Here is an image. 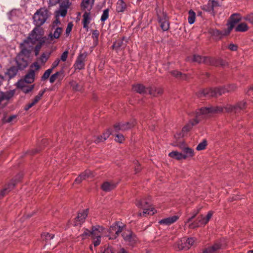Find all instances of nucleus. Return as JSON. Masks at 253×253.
I'll return each mask as SVG.
<instances>
[{"label":"nucleus","instance_id":"obj_1","mask_svg":"<svg viewBox=\"0 0 253 253\" xmlns=\"http://www.w3.org/2000/svg\"><path fill=\"white\" fill-rule=\"evenodd\" d=\"M20 51L14 59L16 67L19 70H24L29 64V60L31 53V47L23 46L20 44Z\"/></svg>","mask_w":253,"mask_h":253},{"label":"nucleus","instance_id":"obj_2","mask_svg":"<svg viewBox=\"0 0 253 253\" xmlns=\"http://www.w3.org/2000/svg\"><path fill=\"white\" fill-rule=\"evenodd\" d=\"M43 31L42 29L40 27H35L29 34L27 39L25 40L23 42L20 44L23 46L31 47V51H32L33 47L32 45L29 44L30 42L34 44L37 42H42V41H44V42H45L46 38L43 37Z\"/></svg>","mask_w":253,"mask_h":253},{"label":"nucleus","instance_id":"obj_3","mask_svg":"<svg viewBox=\"0 0 253 253\" xmlns=\"http://www.w3.org/2000/svg\"><path fill=\"white\" fill-rule=\"evenodd\" d=\"M223 108L220 106H210L208 107H202L198 110L196 113V118L189 122V124L192 125V127L198 124L199 120L198 119L201 115H207L210 114H216L221 113Z\"/></svg>","mask_w":253,"mask_h":253},{"label":"nucleus","instance_id":"obj_4","mask_svg":"<svg viewBox=\"0 0 253 253\" xmlns=\"http://www.w3.org/2000/svg\"><path fill=\"white\" fill-rule=\"evenodd\" d=\"M233 89L226 88L224 87H216L214 88H206L199 91L197 95L199 97H217L226 92H231Z\"/></svg>","mask_w":253,"mask_h":253},{"label":"nucleus","instance_id":"obj_5","mask_svg":"<svg viewBox=\"0 0 253 253\" xmlns=\"http://www.w3.org/2000/svg\"><path fill=\"white\" fill-rule=\"evenodd\" d=\"M135 204L137 207L143 209L142 212H140L138 214L140 217L145 216L146 214L153 215L156 211L155 209L151 207L150 199L149 198L137 200Z\"/></svg>","mask_w":253,"mask_h":253},{"label":"nucleus","instance_id":"obj_6","mask_svg":"<svg viewBox=\"0 0 253 253\" xmlns=\"http://www.w3.org/2000/svg\"><path fill=\"white\" fill-rule=\"evenodd\" d=\"M49 16V11L45 8H41L38 10L33 16L34 23L36 27L40 28L42 25Z\"/></svg>","mask_w":253,"mask_h":253},{"label":"nucleus","instance_id":"obj_7","mask_svg":"<svg viewBox=\"0 0 253 253\" xmlns=\"http://www.w3.org/2000/svg\"><path fill=\"white\" fill-rule=\"evenodd\" d=\"M156 11L158 22L161 28L164 31L168 30L169 28V23L166 13L157 9Z\"/></svg>","mask_w":253,"mask_h":253},{"label":"nucleus","instance_id":"obj_8","mask_svg":"<svg viewBox=\"0 0 253 253\" xmlns=\"http://www.w3.org/2000/svg\"><path fill=\"white\" fill-rule=\"evenodd\" d=\"M40 66L37 62H34L32 64L30 67V69L28 71V73L25 76L23 80L20 81L25 82L26 84H31L34 81L35 71H38L40 69Z\"/></svg>","mask_w":253,"mask_h":253},{"label":"nucleus","instance_id":"obj_9","mask_svg":"<svg viewBox=\"0 0 253 253\" xmlns=\"http://www.w3.org/2000/svg\"><path fill=\"white\" fill-rule=\"evenodd\" d=\"M196 239L192 237L182 238L177 242V248L179 250H187L193 245Z\"/></svg>","mask_w":253,"mask_h":253},{"label":"nucleus","instance_id":"obj_10","mask_svg":"<svg viewBox=\"0 0 253 253\" xmlns=\"http://www.w3.org/2000/svg\"><path fill=\"white\" fill-rule=\"evenodd\" d=\"M17 181L16 179H12L8 183L5 185L4 188L0 191V199L4 197L10 191L14 189Z\"/></svg>","mask_w":253,"mask_h":253},{"label":"nucleus","instance_id":"obj_11","mask_svg":"<svg viewBox=\"0 0 253 253\" xmlns=\"http://www.w3.org/2000/svg\"><path fill=\"white\" fill-rule=\"evenodd\" d=\"M60 8L59 13L62 17H65L67 13V9L69 8L71 2L70 0H59Z\"/></svg>","mask_w":253,"mask_h":253},{"label":"nucleus","instance_id":"obj_12","mask_svg":"<svg viewBox=\"0 0 253 253\" xmlns=\"http://www.w3.org/2000/svg\"><path fill=\"white\" fill-rule=\"evenodd\" d=\"M127 40L125 37H123L122 39H118L115 42L112 46L113 49H114L118 51L119 50L125 49L126 46Z\"/></svg>","mask_w":253,"mask_h":253},{"label":"nucleus","instance_id":"obj_13","mask_svg":"<svg viewBox=\"0 0 253 253\" xmlns=\"http://www.w3.org/2000/svg\"><path fill=\"white\" fill-rule=\"evenodd\" d=\"M86 55L84 53L80 54L78 57L74 65L75 70H82L84 68V61Z\"/></svg>","mask_w":253,"mask_h":253},{"label":"nucleus","instance_id":"obj_14","mask_svg":"<svg viewBox=\"0 0 253 253\" xmlns=\"http://www.w3.org/2000/svg\"><path fill=\"white\" fill-rule=\"evenodd\" d=\"M122 237L124 240L129 244H132L135 242V235L130 230H126L123 231Z\"/></svg>","mask_w":253,"mask_h":253},{"label":"nucleus","instance_id":"obj_15","mask_svg":"<svg viewBox=\"0 0 253 253\" xmlns=\"http://www.w3.org/2000/svg\"><path fill=\"white\" fill-rule=\"evenodd\" d=\"M241 19L240 14L238 13H234L232 14L230 17V22L228 25V33H229L235 26V25L239 22Z\"/></svg>","mask_w":253,"mask_h":253},{"label":"nucleus","instance_id":"obj_16","mask_svg":"<svg viewBox=\"0 0 253 253\" xmlns=\"http://www.w3.org/2000/svg\"><path fill=\"white\" fill-rule=\"evenodd\" d=\"M104 228L99 225L93 226L91 229V238L95 240V238H101L102 233L104 230Z\"/></svg>","mask_w":253,"mask_h":253},{"label":"nucleus","instance_id":"obj_17","mask_svg":"<svg viewBox=\"0 0 253 253\" xmlns=\"http://www.w3.org/2000/svg\"><path fill=\"white\" fill-rule=\"evenodd\" d=\"M206 224L205 217L203 215H200L197 217L195 221L189 224L188 227L190 229H195L201 225H205Z\"/></svg>","mask_w":253,"mask_h":253},{"label":"nucleus","instance_id":"obj_18","mask_svg":"<svg viewBox=\"0 0 253 253\" xmlns=\"http://www.w3.org/2000/svg\"><path fill=\"white\" fill-rule=\"evenodd\" d=\"M221 246L220 243L216 242L212 246L205 249L202 253H218L219 250L221 249Z\"/></svg>","mask_w":253,"mask_h":253},{"label":"nucleus","instance_id":"obj_19","mask_svg":"<svg viewBox=\"0 0 253 253\" xmlns=\"http://www.w3.org/2000/svg\"><path fill=\"white\" fill-rule=\"evenodd\" d=\"M88 213V209L83 210L79 212L78 216L76 218L75 225H78L83 223L87 217Z\"/></svg>","mask_w":253,"mask_h":253},{"label":"nucleus","instance_id":"obj_20","mask_svg":"<svg viewBox=\"0 0 253 253\" xmlns=\"http://www.w3.org/2000/svg\"><path fill=\"white\" fill-rule=\"evenodd\" d=\"M17 87L21 89L25 93H28L31 91L34 88V84L28 85L25 82L19 81L17 83Z\"/></svg>","mask_w":253,"mask_h":253},{"label":"nucleus","instance_id":"obj_21","mask_svg":"<svg viewBox=\"0 0 253 253\" xmlns=\"http://www.w3.org/2000/svg\"><path fill=\"white\" fill-rule=\"evenodd\" d=\"M112 134L110 128L106 129L102 135L97 136L94 140V143L98 144L100 142L105 141Z\"/></svg>","mask_w":253,"mask_h":253},{"label":"nucleus","instance_id":"obj_22","mask_svg":"<svg viewBox=\"0 0 253 253\" xmlns=\"http://www.w3.org/2000/svg\"><path fill=\"white\" fill-rule=\"evenodd\" d=\"M93 176V173L90 170H85L84 172L82 173L75 180V182L79 184L83 180L86 179Z\"/></svg>","mask_w":253,"mask_h":253},{"label":"nucleus","instance_id":"obj_23","mask_svg":"<svg viewBox=\"0 0 253 253\" xmlns=\"http://www.w3.org/2000/svg\"><path fill=\"white\" fill-rule=\"evenodd\" d=\"M148 93L153 96L157 97L163 93V89L160 87L151 86L147 88Z\"/></svg>","mask_w":253,"mask_h":253},{"label":"nucleus","instance_id":"obj_24","mask_svg":"<svg viewBox=\"0 0 253 253\" xmlns=\"http://www.w3.org/2000/svg\"><path fill=\"white\" fill-rule=\"evenodd\" d=\"M116 186L117 183L112 181H105L101 185V188L103 191L109 192L114 189Z\"/></svg>","mask_w":253,"mask_h":253},{"label":"nucleus","instance_id":"obj_25","mask_svg":"<svg viewBox=\"0 0 253 253\" xmlns=\"http://www.w3.org/2000/svg\"><path fill=\"white\" fill-rule=\"evenodd\" d=\"M15 93L14 90L5 92L0 91V103L3 100L8 101L13 97Z\"/></svg>","mask_w":253,"mask_h":253},{"label":"nucleus","instance_id":"obj_26","mask_svg":"<svg viewBox=\"0 0 253 253\" xmlns=\"http://www.w3.org/2000/svg\"><path fill=\"white\" fill-rule=\"evenodd\" d=\"M94 3V0H82L81 3V9L83 10L90 11Z\"/></svg>","mask_w":253,"mask_h":253},{"label":"nucleus","instance_id":"obj_27","mask_svg":"<svg viewBox=\"0 0 253 253\" xmlns=\"http://www.w3.org/2000/svg\"><path fill=\"white\" fill-rule=\"evenodd\" d=\"M132 89L134 91L140 94H145L148 93L147 88H146L145 86L142 84H138L133 85Z\"/></svg>","mask_w":253,"mask_h":253},{"label":"nucleus","instance_id":"obj_28","mask_svg":"<svg viewBox=\"0 0 253 253\" xmlns=\"http://www.w3.org/2000/svg\"><path fill=\"white\" fill-rule=\"evenodd\" d=\"M203 57L197 54H194L187 57L186 61L189 62H197L199 64L203 63Z\"/></svg>","mask_w":253,"mask_h":253},{"label":"nucleus","instance_id":"obj_29","mask_svg":"<svg viewBox=\"0 0 253 253\" xmlns=\"http://www.w3.org/2000/svg\"><path fill=\"white\" fill-rule=\"evenodd\" d=\"M178 218V216L174 215L171 217H169L161 220L159 221V223L161 224L170 225L176 221Z\"/></svg>","mask_w":253,"mask_h":253},{"label":"nucleus","instance_id":"obj_30","mask_svg":"<svg viewBox=\"0 0 253 253\" xmlns=\"http://www.w3.org/2000/svg\"><path fill=\"white\" fill-rule=\"evenodd\" d=\"M83 27L84 28L88 29V25L89 24L90 21L91 20V18L90 16V11L85 10V12L83 14Z\"/></svg>","mask_w":253,"mask_h":253},{"label":"nucleus","instance_id":"obj_31","mask_svg":"<svg viewBox=\"0 0 253 253\" xmlns=\"http://www.w3.org/2000/svg\"><path fill=\"white\" fill-rule=\"evenodd\" d=\"M19 70L16 66H12L7 69V72L5 73V75L8 76L9 79H11L16 76L17 72Z\"/></svg>","mask_w":253,"mask_h":253},{"label":"nucleus","instance_id":"obj_32","mask_svg":"<svg viewBox=\"0 0 253 253\" xmlns=\"http://www.w3.org/2000/svg\"><path fill=\"white\" fill-rule=\"evenodd\" d=\"M63 74L64 71L62 70L52 75L49 79L50 83H53L57 79L62 80L64 77Z\"/></svg>","mask_w":253,"mask_h":253},{"label":"nucleus","instance_id":"obj_33","mask_svg":"<svg viewBox=\"0 0 253 253\" xmlns=\"http://www.w3.org/2000/svg\"><path fill=\"white\" fill-rule=\"evenodd\" d=\"M18 115H11L8 118L6 117V115H4L1 121L3 124L10 123L13 124L17 122V118Z\"/></svg>","mask_w":253,"mask_h":253},{"label":"nucleus","instance_id":"obj_34","mask_svg":"<svg viewBox=\"0 0 253 253\" xmlns=\"http://www.w3.org/2000/svg\"><path fill=\"white\" fill-rule=\"evenodd\" d=\"M41 237L43 240H45L46 245H51L52 244H54V243L51 241L54 237V235L47 233L46 234H42Z\"/></svg>","mask_w":253,"mask_h":253},{"label":"nucleus","instance_id":"obj_35","mask_svg":"<svg viewBox=\"0 0 253 253\" xmlns=\"http://www.w3.org/2000/svg\"><path fill=\"white\" fill-rule=\"evenodd\" d=\"M182 151L183 153H182L183 156L184 157H185V159H186L188 158H192L194 155L193 150L189 147H183L182 149Z\"/></svg>","mask_w":253,"mask_h":253},{"label":"nucleus","instance_id":"obj_36","mask_svg":"<svg viewBox=\"0 0 253 253\" xmlns=\"http://www.w3.org/2000/svg\"><path fill=\"white\" fill-rule=\"evenodd\" d=\"M170 73L175 78L181 80H186L187 79V75L182 74L177 70L171 71L170 72Z\"/></svg>","mask_w":253,"mask_h":253},{"label":"nucleus","instance_id":"obj_37","mask_svg":"<svg viewBox=\"0 0 253 253\" xmlns=\"http://www.w3.org/2000/svg\"><path fill=\"white\" fill-rule=\"evenodd\" d=\"M122 124V131H126L131 128L134 127L136 125L135 121L133 120L130 122L121 123Z\"/></svg>","mask_w":253,"mask_h":253},{"label":"nucleus","instance_id":"obj_38","mask_svg":"<svg viewBox=\"0 0 253 253\" xmlns=\"http://www.w3.org/2000/svg\"><path fill=\"white\" fill-rule=\"evenodd\" d=\"M126 8V4L124 0H119L117 3L116 11L118 12H122Z\"/></svg>","mask_w":253,"mask_h":253},{"label":"nucleus","instance_id":"obj_39","mask_svg":"<svg viewBox=\"0 0 253 253\" xmlns=\"http://www.w3.org/2000/svg\"><path fill=\"white\" fill-rule=\"evenodd\" d=\"M169 156L177 160L185 159V157L183 156V154L177 151H172L169 153Z\"/></svg>","mask_w":253,"mask_h":253},{"label":"nucleus","instance_id":"obj_40","mask_svg":"<svg viewBox=\"0 0 253 253\" xmlns=\"http://www.w3.org/2000/svg\"><path fill=\"white\" fill-rule=\"evenodd\" d=\"M62 32V29L61 28L57 27L55 29L53 34L52 33H50L49 35V37L52 40L53 38L54 39H58L61 34Z\"/></svg>","mask_w":253,"mask_h":253},{"label":"nucleus","instance_id":"obj_41","mask_svg":"<svg viewBox=\"0 0 253 253\" xmlns=\"http://www.w3.org/2000/svg\"><path fill=\"white\" fill-rule=\"evenodd\" d=\"M249 27L246 23H241L239 24L236 28V32H244L248 31Z\"/></svg>","mask_w":253,"mask_h":253},{"label":"nucleus","instance_id":"obj_42","mask_svg":"<svg viewBox=\"0 0 253 253\" xmlns=\"http://www.w3.org/2000/svg\"><path fill=\"white\" fill-rule=\"evenodd\" d=\"M209 33L211 35V36H214L217 39H221L223 36L221 32L216 29H210Z\"/></svg>","mask_w":253,"mask_h":253},{"label":"nucleus","instance_id":"obj_43","mask_svg":"<svg viewBox=\"0 0 253 253\" xmlns=\"http://www.w3.org/2000/svg\"><path fill=\"white\" fill-rule=\"evenodd\" d=\"M247 103L245 101H242L238 102L235 105L236 112V113L239 112L241 110H242L246 108Z\"/></svg>","mask_w":253,"mask_h":253},{"label":"nucleus","instance_id":"obj_44","mask_svg":"<svg viewBox=\"0 0 253 253\" xmlns=\"http://www.w3.org/2000/svg\"><path fill=\"white\" fill-rule=\"evenodd\" d=\"M116 226L117 227V228H116V233L117 234L115 235V236L114 237H109V239H116L119 235V234L123 232V227L124 226V225H120V223L119 222H116Z\"/></svg>","mask_w":253,"mask_h":253},{"label":"nucleus","instance_id":"obj_45","mask_svg":"<svg viewBox=\"0 0 253 253\" xmlns=\"http://www.w3.org/2000/svg\"><path fill=\"white\" fill-rule=\"evenodd\" d=\"M188 22L189 24H192L194 23L195 21V13L192 10H190L188 12Z\"/></svg>","mask_w":253,"mask_h":253},{"label":"nucleus","instance_id":"obj_46","mask_svg":"<svg viewBox=\"0 0 253 253\" xmlns=\"http://www.w3.org/2000/svg\"><path fill=\"white\" fill-rule=\"evenodd\" d=\"M116 228L117 227L116 226V222L113 224L112 226H111L109 229V235H108L111 237H114L115 236V235L117 234L116 233Z\"/></svg>","mask_w":253,"mask_h":253},{"label":"nucleus","instance_id":"obj_47","mask_svg":"<svg viewBox=\"0 0 253 253\" xmlns=\"http://www.w3.org/2000/svg\"><path fill=\"white\" fill-rule=\"evenodd\" d=\"M214 58L209 56H203V63L208 65H213Z\"/></svg>","mask_w":253,"mask_h":253},{"label":"nucleus","instance_id":"obj_48","mask_svg":"<svg viewBox=\"0 0 253 253\" xmlns=\"http://www.w3.org/2000/svg\"><path fill=\"white\" fill-rule=\"evenodd\" d=\"M46 89H44L43 90L40 91L39 94L36 95L34 99L32 101L35 104L37 103L41 99L44 93L45 92Z\"/></svg>","mask_w":253,"mask_h":253},{"label":"nucleus","instance_id":"obj_49","mask_svg":"<svg viewBox=\"0 0 253 253\" xmlns=\"http://www.w3.org/2000/svg\"><path fill=\"white\" fill-rule=\"evenodd\" d=\"M72 89L74 91H80L82 90V87L76 82L72 81L70 83Z\"/></svg>","mask_w":253,"mask_h":253},{"label":"nucleus","instance_id":"obj_50","mask_svg":"<svg viewBox=\"0 0 253 253\" xmlns=\"http://www.w3.org/2000/svg\"><path fill=\"white\" fill-rule=\"evenodd\" d=\"M223 108V110L224 109L227 112H234L235 113H237L236 112V109L235 105H227L224 108ZM223 110L221 112H222Z\"/></svg>","mask_w":253,"mask_h":253},{"label":"nucleus","instance_id":"obj_51","mask_svg":"<svg viewBox=\"0 0 253 253\" xmlns=\"http://www.w3.org/2000/svg\"><path fill=\"white\" fill-rule=\"evenodd\" d=\"M207 145V142L206 139H204L202 142L200 143L196 147V150L198 151L203 150L206 148Z\"/></svg>","mask_w":253,"mask_h":253},{"label":"nucleus","instance_id":"obj_52","mask_svg":"<svg viewBox=\"0 0 253 253\" xmlns=\"http://www.w3.org/2000/svg\"><path fill=\"white\" fill-rule=\"evenodd\" d=\"M44 41H42V42H38L35 47V55L37 56L39 54V52L41 49L42 46L45 43Z\"/></svg>","mask_w":253,"mask_h":253},{"label":"nucleus","instance_id":"obj_53","mask_svg":"<svg viewBox=\"0 0 253 253\" xmlns=\"http://www.w3.org/2000/svg\"><path fill=\"white\" fill-rule=\"evenodd\" d=\"M52 72V69H48V70H46L44 73L43 75L41 77V80L45 81L47 80L49 77L50 75L51 74Z\"/></svg>","mask_w":253,"mask_h":253},{"label":"nucleus","instance_id":"obj_54","mask_svg":"<svg viewBox=\"0 0 253 253\" xmlns=\"http://www.w3.org/2000/svg\"><path fill=\"white\" fill-rule=\"evenodd\" d=\"M50 54V53L46 54L45 53H43L40 58V60L41 61V62L42 63H45L49 58Z\"/></svg>","mask_w":253,"mask_h":253},{"label":"nucleus","instance_id":"obj_55","mask_svg":"<svg viewBox=\"0 0 253 253\" xmlns=\"http://www.w3.org/2000/svg\"><path fill=\"white\" fill-rule=\"evenodd\" d=\"M213 66H224L225 65V62L222 59L218 58V59H215L214 58L213 60Z\"/></svg>","mask_w":253,"mask_h":253},{"label":"nucleus","instance_id":"obj_56","mask_svg":"<svg viewBox=\"0 0 253 253\" xmlns=\"http://www.w3.org/2000/svg\"><path fill=\"white\" fill-rule=\"evenodd\" d=\"M199 212V210L194 211L192 212V216L188 218L186 221H185V224L190 223L192 220V219L196 217V216L198 214Z\"/></svg>","mask_w":253,"mask_h":253},{"label":"nucleus","instance_id":"obj_57","mask_svg":"<svg viewBox=\"0 0 253 253\" xmlns=\"http://www.w3.org/2000/svg\"><path fill=\"white\" fill-rule=\"evenodd\" d=\"M125 140L124 136L122 134H117L116 135L115 141L120 143H123Z\"/></svg>","mask_w":253,"mask_h":253},{"label":"nucleus","instance_id":"obj_58","mask_svg":"<svg viewBox=\"0 0 253 253\" xmlns=\"http://www.w3.org/2000/svg\"><path fill=\"white\" fill-rule=\"evenodd\" d=\"M109 16V9H106L103 11V14L101 17V20L102 21H105Z\"/></svg>","mask_w":253,"mask_h":253},{"label":"nucleus","instance_id":"obj_59","mask_svg":"<svg viewBox=\"0 0 253 253\" xmlns=\"http://www.w3.org/2000/svg\"><path fill=\"white\" fill-rule=\"evenodd\" d=\"M135 167H134V171L135 173H137L139 172L142 169V168L140 166V164L137 161H136L134 162Z\"/></svg>","mask_w":253,"mask_h":253},{"label":"nucleus","instance_id":"obj_60","mask_svg":"<svg viewBox=\"0 0 253 253\" xmlns=\"http://www.w3.org/2000/svg\"><path fill=\"white\" fill-rule=\"evenodd\" d=\"M99 35V33L97 30H93L92 37L94 41H95V42L98 41Z\"/></svg>","mask_w":253,"mask_h":253},{"label":"nucleus","instance_id":"obj_61","mask_svg":"<svg viewBox=\"0 0 253 253\" xmlns=\"http://www.w3.org/2000/svg\"><path fill=\"white\" fill-rule=\"evenodd\" d=\"M192 127V125L188 123L182 128V131L183 132H187L191 129Z\"/></svg>","mask_w":253,"mask_h":253},{"label":"nucleus","instance_id":"obj_62","mask_svg":"<svg viewBox=\"0 0 253 253\" xmlns=\"http://www.w3.org/2000/svg\"><path fill=\"white\" fill-rule=\"evenodd\" d=\"M113 128L114 130L116 132H118L119 131H122V124L121 123H118L114 125Z\"/></svg>","mask_w":253,"mask_h":253},{"label":"nucleus","instance_id":"obj_63","mask_svg":"<svg viewBox=\"0 0 253 253\" xmlns=\"http://www.w3.org/2000/svg\"><path fill=\"white\" fill-rule=\"evenodd\" d=\"M211 5L210 4V0H209L207 4L204 5L203 7V9L204 10L207 11H213L214 9L211 8Z\"/></svg>","mask_w":253,"mask_h":253},{"label":"nucleus","instance_id":"obj_64","mask_svg":"<svg viewBox=\"0 0 253 253\" xmlns=\"http://www.w3.org/2000/svg\"><path fill=\"white\" fill-rule=\"evenodd\" d=\"M210 0V4L211 5V8L214 9V7L219 6L220 5L218 1L214 0Z\"/></svg>","mask_w":253,"mask_h":253}]
</instances>
